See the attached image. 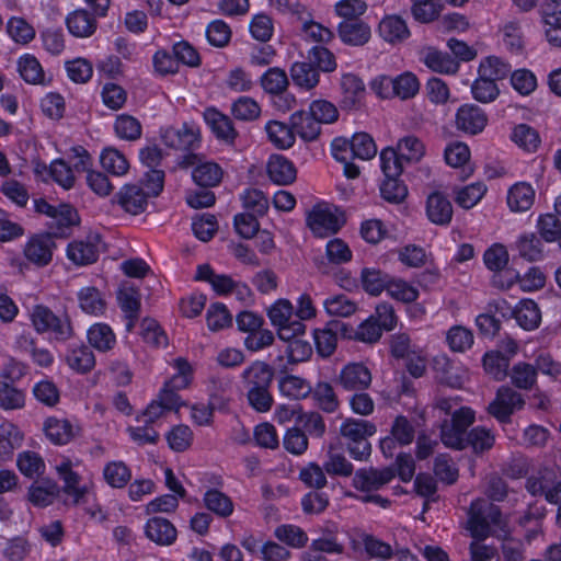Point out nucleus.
I'll list each match as a JSON object with an SVG mask.
<instances>
[{
    "label": "nucleus",
    "mask_w": 561,
    "mask_h": 561,
    "mask_svg": "<svg viewBox=\"0 0 561 561\" xmlns=\"http://www.w3.org/2000/svg\"><path fill=\"white\" fill-rule=\"evenodd\" d=\"M474 422V412L470 408L461 407L454 411L450 420L440 425V439L446 447L465 449L468 427Z\"/></svg>",
    "instance_id": "20e7f679"
},
{
    "label": "nucleus",
    "mask_w": 561,
    "mask_h": 561,
    "mask_svg": "<svg viewBox=\"0 0 561 561\" xmlns=\"http://www.w3.org/2000/svg\"><path fill=\"white\" fill-rule=\"evenodd\" d=\"M87 335L90 345L99 352L111 351L116 343L113 330L105 323L93 324Z\"/></svg>",
    "instance_id": "2f4dec72"
},
{
    "label": "nucleus",
    "mask_w": 561,
    "mask_h": 561,
    "mask_svg": "<svg viewBox=\"0 0 561 561\" xmlns=\"http://www.w3.org/2000/svg\"><path fill=\"white\" fill-rule=\"evenodd\" d=\"M486 192V186L481 183H472L460 188L456 194V203L465 208L470 209L479 203Z\"/></svg>",
    "instance_id": "774afa93"
},
{
    "label": "nucleus",
    "mask_w": 561,
    "mask_h": 561,
    "mask_svg": "<svg viewBox=\"0 0 561 561\" xmlns=\"http://www.w3.org/2000/svg\"><path fill=\"white\" fill-rule=\"evenodd\" d=\"M23 435L13 424L0 428V462L12 457L14 449L22 444Z\"/></svg>",
    "instance_id": "4c0bfd02"
},
{
    "label": "nucleus",
    "mask_w": 561,
    "mask_h": 561,
    "mask_svg": "<svg viewBox=\"0 0 561 561\" xmlns=\"http://www.w3.org/2000/svg\"><path fill=\"white\" fill-rule=\"evenodd\" d=\"M288 83L287 73L278 67L270 68L261 77V87L265 92L272 95L285 93Z\"/></svg>",
    "instance_id": "37998d69"
},
{
    "label": "nucleus",
    "mask_w": 561,
    "mask_h": 561,
    "mask_svg": "<svg viewBox=\"0 0 561 561\" xmlns=\"http://www.w3.org/2000/svg\"><path fill=\"white\" fill-rule=\"evenodd\" d=\"M508 376L515 387L529 390L536 383L537 370L528 363H517L513 366Z\"/></svg>",
    "instance_id": "864d4df0"
},
{
    "label": "nucleus",
    "mask_w": 561,
    "mask_h": 561,
    "mask_svg": "<svg viewBox=\"0 0 561 561\" xmlns=\"http://www.w3.org/2000/svg\"><path fill=\"white\" fill-rule=\"evenodd\" d=\"M378 32L390 44L402 43L410 36L407 22L399 15L385 16L379 23Z\"/></svg>",
    "instance_id": "bb28decb"
},
{
    "label": "nucleus",
    "mask_w": 561,
    "mask_h": 561,
    "mask_svg": "<svg viewBox=\"0 0 561 561\" xmlns=\"http://www.w3.org/2000/svg\"><path fill=\"white\" fill-rule=\"evenodd\" d=\"M341 107L344 110L357 108L366 94L363 80L354 73H344L340 81Z\"/></svg>",
    "instance_id": "2eb2a0df"
},
{
    "label": "nucleus",
    "mask_w": 561,
    "mask_h": 561,
    "mask_svg": "<svg viewBox=\"0 0 561 561\" xmlns=\"http://www.w3.org/2000/svg\"><path fill=\"white\" fill-rule=\"evenodd\" d=\"M453 205L440 192L428 195L426 201V215L431 222L438 226H447L453 218Z\"/></svg>",
    "instance_id": "6ab92c4d"
},
{
    "label": "nucleus",
    "mask_w": 561,
    "mask_h": 561,
    "mask_svg": "<svg viewBox=\"0 0 561 561\" xmlns=\"http://www.w3.org/2000/svg\"><path fill=\"white\" fill-rule=\"evenodd\" d=\"M390 276L377 268H363L360 273L363 288L369 295L378 296L386 289L387 284L390 282Z\"/></svg>",
    "instance_id": "de8ad7c7"
},
{
    "label": "nucleus",
    "mask_w": 561,
    "mask_h": 561,
    "mask_svg": "<svg viewBox=\"0 0 561 561\" xmlns=\"http://www.w3.org/2000/svg\"><path fill=\"white\" fill-rule=\"evenodd\" d=\"M396 150L403 161L417 162L424 156L425 147L417 137L410 135L398 141Z\"/></svg>",
    "instance_id": "5fc2aeb1"
},
{
    "label": "nucleus",
    "mask_w": 561,
    "mask_h": 561,
    "mask_svg": "<svg viewBox=\"0 0 561 561\" xmlns=\"http://www.w3.org/2000/svg\"><path fill=\"white\" fill-rule=\"evenodd\" d=\"M60 488L56 481L45 478L33 482L27 492V500L36 507L51 505L59 496Z\"/></svg>",
    "instance_id": "a211bd4d"
},
{
    "label": "nucleus",
    "mask_w": 561,
    "mask_h": 561,
    "mask_svg": "<svg viewBox=\"0 0 561 561\" xmlns=\"http://www.w3.org/2000/svg\"><path fill=\"white\" fill-rule=\"evenodd\" d=\"M161 139L169 148L192 152L201 146V130L195 124L184 123L181 127L164 128Z\"/></svg>",
    "instance_id": "423d86ee"
},
{
    "label": "nucleus",
    "mask_w": 561,
    "mask_h": 561,
    "mask_svg": "<svg viewBox=\"0 0 561 561\" xmlns=\"http://www.w3.org/2000/svg\"><path fill=\"white\" fill-rule=\"evenodd\" d=\"M265 130L268 140L278 149H288L295 144L293 127L278 121H270Z\"/></svg>",
    "instance_id": "f704fd0d"
},
{
    "label": "nucleus",
    "mask_w": 561,
    "mask_h": 561,
    "mask_svg": "<svg viewBox=\"0 0 561 561\" xmlns=\"http://www.w3.org/2000/svg\"><path fill=\"white\" fill-rule=\"evenodd\" d=\"M512 71L508 62L495 56L484 58L479 66V75L494 82L505 79Z\"/></svg>",
    "instance_id": "a18cd8bd"
},
{
    "label": "nucleus",
    "mask_w": 561,
    "mask_h": 561,
    "mask_svg": "<svg viewBox=\"0 0 561 561\" xmlns=\"http://www.w3.org/2000/svg\"><path fill=\"white\" fill-rule=\"evenodd\" d=\"M524 404L520 393L508 386H501L494 400L489 404L488 412L499 422L508 423L514 411L522 409Z\"/></svg>",
    "instance_id": "0eeeda50"
},
{
    "label": "nucleus",
    "mask_w": 561,
    "mask_h": 561,
    "mask_svg": "<svg viewBox=\"0 0 561 561\" xmlns=\"http://www.w3.org/2000/svg\"><path fill=\"white\" fill-rule=\"evenodd\" d=\"M192 230L197 239L207 242L218 230V221L215 215L202 214L193 217Z\"/></svg>",
    "instance_id": "4d7b16f0"
},
{
    "label": "nucleus",
    "mask_w": 561,
    "mask_h": 561,
    "mask_svg": "<svg viewBox=\"0 0 561 561\" xmlns=\"http://www.w3.org/2000/svg\"><path fill=\"white\" fill-rule=\"evenodd\" d=\"M278 389L283 396L295 400L302 399L311 392L310 383L294 375H286L279 378Z\"/></svg>",
    "instance_id": "e433bc0d"
},
{
    "label": "nucleus",
    "mask_w": 561,
    "mask_h": 561,
    "mask_svg": "<svg viewBox=\"0 0 561 561\" xmlns=\"http://www.w3.org/2000/svg\"><path fill=\"white\" fill-rule=\"evenodd\" d=\"M19 470L27 478L39 477L45 472V462L43 458L35 451L26 450L19 455Z\"/></svg>",
    "instance_id": "603ef678"
},
{
    "label": "nucleus",
    "mask_w": 561,
    "mask_h": 561,
    "mask_svg": "<svg viewBox=\"0 0 561 561\" xmlns=\"http://www.w3.org/2000/svg\"><path fill=\"white\" fill-rule=\"evenodd\" d=\"M512 140L527 151H535L540 142L537 130L527 124L517 125L512 133Z\"/></svg>",
    "instance_id": "e2e57ef3"
},
{
    "label": "nucleus",
    "mask_w": 561,
    "mask_h": 561,
    "mask_svg": "<svg viewBox=\"0 0 561 561\" xmlns=\"http://www.w3.org/2000/svg\"><path fill=\"white\" fill-rule=\"evenodd\" d=\"M25 394L13 383L0 379V407L4 410H16L24 407Z\"/></svg>",
    "instance_id": "13d9d810"
},
{
    "label": "nucleus",
    "mask_w": 561,
    "mask_h": 561,
    "mask_svg": "<svg viewBox=\"0 0 561 561\" xmlns=\"http://www.w3.org/2000/svg\"><path fill=\"white\" fill-rule=\"evenodd\" d=\"M232 115L244 122L256 119L261 114V107L255 100L249 96H240L231 106Z\"/></svg>",
    "instance_id": "69168bd1"
},
{
    "label": "nucleus",
    "mask_w": 561,
    "mask_h": 561,
    "mask_svg": "<svg viewBox=\"0 0 561 561\" xmlns=\"http://www.w3.org/2000/svg\"><path fill=\"white\" fill-rule=\"evenodd\" d=\"M517 323L525 330L536 329L541 320V313L534 300L524 299L514 311Z\"/></svg>",
    "instance_id": "72a5a7b5"
},
{
    "label": "nucleus",
    "mask_w": 561,
    "mask_h": 561,
    "mask_svg": "<svg viewBox=\"0 0 561 561\" xmlns=\"http://www.w3.org/2000/svg\"><path fill=\"white\" fill-rule=\"evenodd\" d=\"M117 299L125 314H130L133 318L139 317L141 295L138 288L124 284L117 293Z\"/></svg>",
    "instance_id": "58836bf2"
},
{
    "label": "nucleus",
    "mask_w": 561,
    "mask_h": 561,
    "mask_svg": "<svg viewBox=\"0 0 561 561\" xmlns=\"http://www.w3.org/2000/svg\"><path fill=\"white\" fill-rule=\"evenodd\" d=\"M178 165L182 169L195 167L192 178L201 187L217 186L221 182L224 174L219 164L213 161H203V157L194 152L182 156Z\"/></svg>",
    "instance_id": "39448f33"
},
{
    "label": "nucleus",
    "mask_w": 561,
    "mask_h": 561,
    "mask_svg": "<svg viewBox=\"0 0 561 561\" xmlns=\"http://www.w3.org/2000/svg\"><path fill=\"white\" fill-rule=\"evenodd\" d=\"M341 41L351 46H363L370 39V27L360 20L343 21L337 26Z\"/></svg>",
    "instance_id": "412c9836"
},
{
    "label": "nucleus",
    "mask_w": 561,
    "mask_h": 561,
    "mask_svg": "<svg viewBox=\"0 0 561 561\" xmlns=\"http://www.w3.org/2000/svg\"><path fill=\"white\" fill-rule=\"evenodd\" d=\"M118 204L131 215H138L146 210L148 196L141 186L126 184L116 195Z\"/></svg>",
    "instance_id": "aec40b11"
},
{
    "label": "nucleus",
    "mask_w": 561,
    "mask_h": 561,
    "mask_svg": "<svg viewBox=\"0 0 561 561\" xmlns=\"http://www.w3.org/2000/svg\"><path fill=\"white\" fill-rule=\"evenodd\" d=\"M341 328L343 325L340 323V320H332L323 329L314 330L316 350L321 357H330L334 353L337 344L339 329Z\"/></svg>",
    "instance_id": "5701e85b"
},
{
    "label": "nucleus",
    "mask_w": 561,
    "mask_h": 561,
    "mask_svg": "<svg viewBox=\"0 0 561 561\" xmlns=\"http://www.w3.org/2000/svg\"><path fill=\"white\" fill-rule=\"evenodd\" d=\"M204 502L209 511L221 517L231 515L233 511L231 500L226 494L215 489L208 490L205 493Z\"/></svg>",
    "instance_id": "bf43d9fd"
},
{
    "label": "nucleus",
    "mask_w": 561,
    "mask_h": 561,
    "mask_svg": "<svg viewBox=\"0 0 561 561\" xmlns=\"http://www.w3.org/2000/svg\"><path fill=\"white\" fill-rule=\"evenodd\" d=\"M78 300L82 311L89 314H101L106 307L105 300L95 287L81 288L78 293Z\"/></svg>",
    "instance_id": "49530a36"
},
{
    "label": "nucleus",
    "mask_w": 561,
    "mask_h": 561,
    "mask_svg": "<svg viewBox=\"0 0 561 561\" xmlns=\"http://www.w3.org/2000/svg\"><path fill=\"white\" fill-rule=\"evenodd\" d=\"M267 174L278 185H288L296 180L294 163L282 154H272L267 162Z\"/></svg>",
    "instance_id": "4be33fe9"
},
{
    "label": "nucleus",
    "mask_w": 561,
    "mask_h": 561,
    "mask_svg": "<svg viewBox=\"0 0 561 561\" xmlns=\"http://www.w3.org/2000/svg\"><path fill=\"white\" fill-rule=\"evenodd\" d=\"M540 14L548 43L561 47V0H545Z\"/></svg>",
    "instance_id": "9b49d317"
},
{
    "label": "nucleus",
    "mask_w": 561,
    "mask_h": 561,
    "mask_svg": "<svg viewBox=\"0 0 561 561\" xmlns=\"http://www.w3.org/2000/svg\"><path fill=\"white\" fill-rule=\"evenodd\" d=\"M447 343L454 352H465L473 344V333L461 325L450 328L446 336Z\"/></svg>",
    "instance_id": "338daca9"
},
{
    "label": "nucleus",
    "mask_w": 561,
    "mask_h": 561,
    "mask_svg": "<svg viewBox=\"0 0 561 561\" xmlns=\"http://www.w3.org/2000/svg\"><path fill=\"white\" fill-rule=\"evenodd\" d=\"M105 481L113 488H124L131 478L130 470L123 461H113L103 470Z\"/></svg>",
    "instance_id": "680f3d73"
},
{
    "label": "nucleus",
    "mask_w": 561,
    "mask_h": 561,
    "mask_svg": "<svg viewBox=\"0 0 561 561\" xmlns=\"http://www.w3.org/2000/svg\"><path fill=\"white\" fill-rule=\"evenodd\" d=\"M294 135L304 141H314L321 134V124L309 112L298 111L290 116Z\"/></svg>",
    "instance_id": "393cba45"
},
{
    "label": "nucleus",
    "mask_w": 561,
    "mask_h": 561,
    "mask_svg": "<svg viewBox=\"0 0 561 561\" xmlns=\"http://www.w3.org/2000/svg\"><path fill=\"white\" fill-rule=\"evenodd\" d=\"M289 72L294 84L307 91L316 88L320 81V71L309 60L294 62Z\"/></svg>",
    "instance_id": "cd10ccee"
},
{
    "label": "nucleus",
    "mask_w": 561,
    "mask_h": 561,
    "mask_svg": "<svg viewBox=\"0 0 561 561\" xmlns=\"http://www.w3.org/2000/svg\"><path fill=\"white\" fill-rule=\"evenodd\" d=\"M336 383L346 391H364L371 383V373L362 363H348L341 369Z\"/></svg>",
    "instance_id": "9d476101"
},
{
    "label": "nucleus",
    "mask_w": 561,
    "mask_h": 561,
    "mask_svg": "<svg viewBox=\"0 0 561 561\" xmlns=\"http://www.w3.org/2000/svg\"><path fill=\"white\" fill-rule=\"evenodd\" d=\"M494 435L490 430L482 426H476L466 435L463 445L465 449L471 447L472 451L479 455L491 449L494 445Z\"/></svg>",
    "instance_id": "a19ab883"
},
{
    "label": "nucleus",
    "mask_w": 561,
    "mask_h": 561,
    "mask_svg": "<svg viewBox=\"0 0 561 561\" xmlns=\"http://www.w3.org/2000/svg\"><path fill=\"white\" fill-rule=\"evenodd\" d=\"M46 437L55 445H66L76 437L75 426L66 419L48 417L43 426Z\"/></svg>",
    "instance_id": "a878e982"
},
{
    "label": "nucleus",
    "mask_w": 561,
    "mask_h": 561,
    "mask_svg": "<svg viewBox=\"0 0 561 561\" xmlns=\"http://www.w3.org/2000/svg\"><path fill=\"white\" fill-rule=\"evenodd\" d=\"M310 393H312V398L322 411L332 413L337 410L340 402L332 385L329 382H318Z\"/></svg>",
    "instance_id": "8fccbe9b"
},
{
    "label": "nucleus",
    "mask_w": 561,
    "mask_h": 561,
    "mask_svg": "<svg viewBox=\"0 0 561 561\" xmlns=\"http://www.w3.org/2000/svg\"><path fill=\"white\" fill-rule=\"evenodd\" d=\"M100 237L89 236L85 240H76L68 245L67 255L77 265L94 263L99 257Z\"/></svg>",
    "instance_id": "dca6fc26"
},
{
    "label": "nucleus",
    "mask_w": 561,
    "mask_h": 561,
    "mask_svg": "<svg viewBox=\"0 0 561 561\" xmlns=\"http://www.w3.org/2000/svg\"><path fill=\"white\" fill-rule=\"evenodd\" d=\"M482 363L484 370L496 380H503L508 375L510 357L500 351L485 353Z\"/></svg>",
    "instance_id": "3c124183"
},
{
    "label": "nucleus",
    "mask_w": 561,
    "mask_h": 561,
    "mask_svg": "<svg viewBox=\"0 0 561 561\" xmlns=\"http://www.w3.org/2000/svg\"><path fill=\"white\" fill-rule=\"evenodd\" d=\"M274 536L293 548H302L308 541L307 534L296 525H280L275 529Z\"/></svg>",
    "instance_id": "052dcab7"
},
{
    "label": "nucleus",
    "mask_w": 561,
    "mask_h": 561,
    "mask_svg": "<svg viewBox=\"0 0 561 561\" xmlns=\"http://www.w3.org/2000/svg\"><path fill=\"white\" fill-rule=\"evenodd\" d=\"M535 191L527 183H517L511 187L507 205L513 211H526L534 204Z\"/></svg>",
    "instance_id": "c756f323"
},
{
    "label": "nucleus",
    "mask_w": 561,
    "mask_h": 561,
    "mask_svg": "<svg viewBox=\"0 0 561 561\" xmlns=\"http://www.w3.org/2000/svg\"><path fill=\"white\" fill-rule=\"evenodd\" d=\"M396 477L394 468L386 467L382 469H359L353 478V485L362 492H373L388 484Z\"/></svg>",
    "instance_id": "1a4fd4ad"
},
{
    "label": "nucleus",
    "mask_w": 561,
    "mask_h": 561,
    "mask_svg": "<svg viewBox=\"0 0 561 561\" xmlns=\"http://www.w3.org/2000/svg\"><path fill=\"white\" fill-rule=\"evenodd\" d=\"M114 129L121 139L134 141L141 136V124L131 115L122 114L116 117Z\"/></svg>",
    "instance_id": "6e6d98bb"
},
{
    "label": "nucleus",
    "mask_w": 561,
    "mask_h": 561,
    "mask_svg": "<svg viewBox=\"0 0 561 561\" xmlns=\"http://www.w3.org/2000/svg\"><path fill=\"white\" fill-rule=\"evenodd\" d=\"M515 247L520 257L529 262L539 261L543 256L541 238L533 232L522 234L517 239Z\"/></svg>",
    "instance_id": "ea45409f"
},
{
    "label": "nucleus",
    "mask_w": 561,
    "mask_h": 561,
    "mask_svg": "<svg viewBox=\"0 0 561 561\" xmlns=\"http://www.w3.org/2000/svg\"><path fill=\"white\" fill-rule=\"evenodd\" d=\"M203 116L218 140L229 146L234 144L239 133L236 130L229 116L214 107L206 108Z\"/></svg>",
    "instance_id": "4468645a"
},
{
    "label": "nucleus",
    "mask_w": 561,
    "mask_h": 561,
    "mask_svg": "<svg viewBox=\"0 0 561 561\" xmlns=\"http://www.w3.org/2000/svg\"><path fill=\"white\" fill-rule=\"evenodd\" d=\"M376 426L366 420L347 419L341 425V435L347 440V449L356 460L370 456L371 445L368 437L376 433Z\"/></svg>",
    "instance_id": "f03ea898"
},
{
    "label": "nucleus",
    "mask_w": 561,
    "mask_h": 561,
    "mask_svg": "<svg viewBox=\"0 0 561 561\" xmlns=\"http://www.w3.org/2000/svg\"><path fill=\"white\" fill-rule=\"evenodd\" d=\"M424 64L435 72L453 75L459 69V62L447 53L428 49L423 58Z\"/></svg>",
    "instance_id": "473e14b6"
},
{
    "label": "nucleus",
    "mask_w": 561,
    "mask_h": 561,
    "mask_svg": "<svg viewBox=\"0 0 561 561\" xmlns=\"http://www.w3.org/2000/svg\"><path fill=\"white\" fill-rule=\"evenodd\" d=\"M69 367L78 373L85 374L95 365V357L89 346L82 345L72 348L66 356Z\"/></svg>",
    "instance_id": "79ce46f5"
},
{
    "label": "nucleus",
    "mask_w": 561,
    "mask_h": 561,
    "mask_svg": "<svg viewBox=\"0 0 561 561\" xmlns=\"http://www.w3.org/2000/svg\"><path fill=\"white\" fill-rule=\"evenodd\" d=\"M77 224V211L71 206L61 204L56 209V213L50 216V221L47 224L50 230L48 233H50L53 238L65 237L69 228Z\"/></svg>",
    "instance_id": "c85d7f7f"
},
{
    "label": "nucleus",
    "mask_w": 561,
    "mask_h": 561,
    "mask_svg": "<svg viewBox=\"0 0 561 561\" xmlns=\"http://www.w3.org/2000/svg\"><path fill=\"white\" fill-rule=\"evenodd\" d=\"M468 515V529L474 539L483 540L490 535L504 537L508 534L507 523L500 507L485 499L474 500Z\"/></svg>",
    "instance_id": "f257e3e1"
},
{
    "label": "nucleus",
    "mask_w": 561,
    "mask_h": 561,
    "mask_svg": "<svg viewBox=\"0 0 561 561\" xmlns=\"http://www.w3.org/2000/svg\"><path fill=\"white\" fill-rule=\"evenodd\" d=\"M56 470L65 483L64 492L72 496L75 503H78L83 497L85 491L79 486L80 477L71 469V462L69 460L62 461L56 467Z\"/></svg>",
    "instance_id": "c9c22d12"
},
{
    "label": "nucleus",
    "mask_w": 561,
    "mask_h": 561,
    "mask_svg": "<svg viewBox=\"0 0 561 561\" xmlns=\"http://www.w3.org/2000/svg\"><path fill=\"white\" fill-rule=\"evenodd\" d=\"M471 93L478 102L490 103L499 96L500 90L494 81L479 75L471 85Z\"/></svg>",
    "instance_id": "0e129e2a"
},
{
    "label": "nucleus",
    "mask_w": 561,
    "mask_h": 561,
    "mask_svg": "<svg viewBox=\"0 0 561 561\" xmlns=\"http://www.w3.org/2000/svg\"><path fill=\"white\" fill-rule=\"evenodd\" d=\"M307 225L317 237L336 233L342 224L334 210L328 205H316L307 216Z\"/></svg>",
    "instance_id": "6e6552de"
},
{
    "label": "nucleus",
    "mask_w": 561,
    "mask_h": 561,
    "mask_svg": "<svg viewBox=\"0 0 561 561\" xmlns=\"http://www.w3.org/2000/svg\"><path fill=\"white\" fill-rule=\"evenodd\" d=\"M351 159L370 160L377 153V146L373 137L367 133H356L350 139Z\"/></svg>",
    "instance_id": "c03bdc74"
},
{
    "label": "nucleus",
    "mask_w": 561,
    "mask_h": 561,
    "mask_svg": "<svg viewBox=\"0 0 561 561\" xmlns=\"http://www.w3.org/2000/svg\"><path fill=\"white\" fill-rule=\"evenodd\" d=\"M488 124V115L476 104H463L456 113V127L469 135L480 134Z\"/></svg>",
    "instance_id": "ddd939ff"
},
{
    "label": "nucleus",
    "mask_w": 561,
    "mask_h": 561,
    "mask_svg": "<svg viewBox=\"0 0 561 561\" xmlns=\"http://www.w3.org/2000/svg\"><path fill=\"white\" fill-rule=\"evenodd\" d=\"M146 536L159 546H170L176 539L173 524L162 517L150 518L145 527Z\"/></svg>",
    "instance_id": "b1692460"
},
{
    "label": "nucleus",
    "mask_w": 561,
    "mask_h": 561,
    "mask_svg": "<svg viewBox=\"0 0 561 561\" xmlns=\"http://www.w3.org/2000/svg\"><path fill=\"white\" fill-rule=\"evenodd\" d=\"M66 23L69 32L77 37H88L96 27L95 20L85 10L72 12L68 15Z\"/></svg>",
    "instance_id": "7c9ffc66"
},
{
    "label": "nucleus",
    "mask_w": 561,
    "mask_h": 561,
    "mask_svg": "<svg viewBox=\"0 0 561 561\" xmlns=\"http://www.w3.org/2000/svg\"><path fill=\"white\" fill-rule=\"evenodd\" d=\"M56 243L50 233H41L32 237L24 247V255L31 263L42 267L53 260Z\"/></svg>",
    "instance_id": "f8f14e48"
},
{
    "label": "nucleus",
    "mask_w": 561,
    "mask_h": 561,
    "mask_svg": "<svg viewBox=\"0 0 561 561\" xmlns=\"http://www.w3.org/2000/svg\"><path fill=\"white\" fill-rule=\"evenodd\" d=\"M274 378V369L261 360L253 362L248 366L241 379L245 390L270 388Z\"/></svg>",
    "instance_id": "f3484780"
},
{
    "label": "nucleus",
    "mask_w": 561,
    "mask_h": 561,
    "mask_svg": "<svg viewBox=\"0 0 561 561\" xmlns=\"http://www.w3.org/2000/svg\"><path fill=\"white\" fill-rule=\"evenodd\" d=\"M31 320L38 333H51L57 341H67L73 335L68 316H57L48 307L36 305L31 312Z\"/></svg>",
    "instance_id": "7ed1b4c3"
},
{
    "label": "nucleus",
    "mask_w": 561,
    "mask_h": 561,
    "mask_svg": "<svg viewBox=\"0 0 561 561\" xmlns=\"http://www.w3.org/2000/svg\"><path fill=\"white\" fill-rule=\"evenodd\" d=\"M100 161L102 168L113 175H124L129 169L126 157L115 148L103 149Z\"/></svg>",
    "instance_id": "09e8293b"
}]
</instances>
